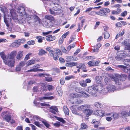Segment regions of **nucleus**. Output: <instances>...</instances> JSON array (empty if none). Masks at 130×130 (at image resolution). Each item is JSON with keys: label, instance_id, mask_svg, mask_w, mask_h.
Here are the masks:
<instances>
[{"label": "nucleus", "instance_id": "nucleus-1", "mask_svg": "<svg viewBox=\"0 0 130 130\" xmlns=\"http://www.w3.org/2000/svg\"><path fill=\"white\" fill-rule=\"evenodd\" d=\"M17 54L16 51L12 52L10 54L9 56V59L8 60V61H4V63L9 66L12 67L14 65L15 59L14 58Z\"/></svg>", "mask_w": 130, "mask_h": 130}, {"label": "nucleus", "instance_id": "nucleus-2", "mask_svg": "<svg viewBox=\"0 0 130 130\" xmlns=\"http://www.w3.org/2000/svg\"><path fill=\"white\" fill-rule=\"evenodd\" d=\"M80 107L83 112L85 114H92L93 112V109L89 105L85 104L80 106Z\"/></svg>", "mask_w": 130, "mask_h": 130}, {"label": "nucleus", "instance_id": "nucleus-3", "mask_svg": "<svg viewBox=\"0 0 130 130\" xmlns=\"http://www.w3.org/2000/svg\"><path fill=\"white\" fill-rule=\"evenodd\" d=\"M98 86L97 85H94L92 86H90L88 88L87 92L95 96H96V93L98 91Z\"/></svg>", "mask_w": 130, "mask_h": 130}, {"label": "nucleus", "instance_id": "nucleus-4", "mask_svg": "<svg viewBox=\"0 0 130 130\" xmlns=\"http://www.w3.org/2000/svg\"><path fill=\"white\" fill-rule=\"evenodd\" d=\"M127 78V76L125 74H117L116 75V77L114 78V80L116 83H118L119 80L122 81H124Z\"/></svg>", "mask_w": 130, "mask_h": 130}, {"label": "nucleus", "instance_id": "nucleus-5", "mask_svg": "<svg viewBox=\"0 0 130 130\" xmlns=\"http://www.w3.org/2000/svg\"><path fill=\"white\" fill-rule=\"evenodd\" d=\"M17 12L19 13V15L20 16H22L24 15V17H26L27 18L28 15L29 14L27 15L26 14V12L25 11V9L24 7L21 6L19 7L18 9Z\"/></svg>", "mask_w": 130, "mask_h": 130}, {"label": "nucleus", "instance_id": "nucleus-6", "mask_svg": "<svg viewBox=\"0 0 130 130\" xmlns=\"http://www.w3.org/2000/svg\"><path fill=\"white\" fill-rule=\"evenodd\" d=\"M27 19L28 20L31 19L32 18L34 19V22H35L37 23V24L39 23L40 19L38 17L36 14H33V15H28Z\"/></svg>", "mask_w": 130, "mask_h": 130}, {"label": "nucleus", "instance_id": "nucleus-7", "mask_svg": "<svg viewBox=\"0 0 130 130\" xmlns=\"http://www.w3.org/2000/svg\"><path fill=\"white\" fill-rule=\"evenodd\" d=\"M62 53L61 50L58 49H56L55 53H53V55H52L53 59L55 60H57L58 58L59 55H61Z\"/></svg>", "mask_w": 130, "mask_h": 130}, {"label": "nucleus", "instance_id": "nucleus-8", "mask_svg": "<svg viewBox=\"0 0 130 130\" xmlns=\"http://www.w3.org/2000/svg\"><path fill=\"white\" fill-rule=\"evenodd\" d=\"M53 9L54 11H56L57 13H60L62 12V10L61 9V7L59 5H54L53 7Z\"/></svg>", "mask_w": 130, "mask_h": 130}, {"label": "nucleus", "instance_id": "nucleus-9", "mask_svg": "<svg viewBox=\"0 0 130 130\" xmlns=\"http://www.w3.org/2000/svg\"><path fill=\"white\" fill-rule=\"evenodd\" d=\"M106 89L109 92L114 91L116 90L115 86L112 85H108L106 87Z\"/></svg>", "mask_w": 130, "mask_h": 130}, {"label": "nucleus", "instance_id": "nucleus-10", "mask_svg": "<svg viewBox=\"0 0 130 130\" xmlns=\"http://www.w3.org/2000/svg\"><path fill=\"white\" fill-rule=\"evenodd\" d=\"M129 39H126L124 40V42L122 43L125 46L126 49L130 50V44L129 43Z\"/></svg>", "mask_w": 130, "mask_h": 130}, {"label": "nucleus", "instance_id": "nucleus-11", "mask_svg": "<svg viewBox=\"0 0 130 130\" xmlns=\"http://www.w3.org/2000/svg\"><path fill=\"white\" fill-rule=\"evenodd\" d=\"M0 55L2 59L3 60L4 62V61H8V60L9 59V55H6L5 53L3 52H2L0 53Z\"/></svg>", "mask_w": 130, "mask_h": 130}, {"label": "nucleus", "instance_id": "nucleus-12", "mask_svg": "<svg viewBox=\"0 0 130 130\" xmlns=\"http://www.w3.org/2000/svg\"><path fill=\"white\" fill-rule=\"evenodd\" d=\"M4 22L6 24L7 27H9V24L11 21V19L10 17L7 18L6 17V15H4Z\"/></svg>", "mask_w": 130, "mask_h": 130}, {"label": "nucleus", "instance_id": "nucleus-13", "mask_svg": "<svg viewBox=\"0 0 130 130\" xmlns=\"http://www.w3.org/2000/svg\"><path fill=\"white\" fill-rule=\"evenodd\" d=\"M49 111L52 113L54 114H56L55 112H56L57 113H58L59 111L58 110L56 106H51L50 108Z\"/></svg>", "mask_w": 130, "mask_h": 130}, {"label": "nucleus", "instance_id": "nucleus-14", "mask_svg": "<svg viewBox=\"0 0 130 130\" xmlns=\"http://www.w3.org/2000/svg\"><path fill=\"white\" fill-rule=\"evenodd\" d=\"M1 116L7 122H9L11 119V116L10 114H2Z\"/></svg>", "mask_w": 130, "mask_h": 130}, {"label": "nucleus", "instance_id": "nucleus-15", "mask_svg": "<svg viewBox=\"0 0 130 130\" xmlns=\"http://www.w3.org/2000/svg\"><path fill=\"white\" fill-rule=\"evenodd\" d=\"M52 115H50V118L52 119H54L55 118L56 119L58 120L61 122L63 123H64L66 122V121L63 119V118L58 117L56 116H54L52 114Z\"/></svg>", "mask_w": 130, "mask_h": 130}, {"label": "nucleus", "instance_id": "nucleus-16", "mask_svg": "<svg viewBox=\"0 0 130 130\" xmlns=\"http://www.w3.org/2000/svg\"><path fill=\"white\" fill-rule=\"evenodd\" d=\"M20 17H19L18 19V20L19 22L21 23H25L26 22V18H25L24 17H24V15L22 16H20Z\"/></svg>", "mask_w": 130, "mask_h": 130}, {"label": "nucleus", "instance_id": "nucleus-17", "mask_svg": "<svg viewBox=\"0 0 130 130\" xmlns=\"http://www.w3.org/2000/svg\"><path fill=\"white\" fill-rule=\"evenodd\" d=\"M101 45V44L98 43L96 45L94 46V48L92 50L93 52H96L98 53V52L99 48H100Z\"/></svg>", "mask_w": 130, "mask_h": 130}, {"label": "nucleus", "instance_id": "nucleus-18", "mask_svg": "<svg viewBox=\"0 0 130 130\" xmlns=\"http://www.w3.org/2000/svg\"><path fill=\"white\" fill-rule=\"evenodd\" d=\"M118 67L120 68L125 73H127L128 71V70L127 69L128 68L126 66L122 65H118Z\"/></svg>", "mask_w": 130, "mask_h": 130}, {"label": "nucleus", "instance_id": "nucleus-19", "mask_svg": "<svg viewBox=\"0 0 130 130\" xmlns=\"http://www.w3.org/2000/svg\"><path fill=\"white\" fill-rule=\"evenodd\" d=\"M40 101H41L44 100H52L54 99V97L53 96H44L43 97H40L38 98Z\"/></svg>", "mask_w": 130, "mask_h": 130}, {"label": "nucleus", "instance_id": "nucleus-20", "mask_svg": "<svg viewBox=\"0 0 130 130\" xmlns=\"http://www.w3.org/2000/svg\"><path fill=\"white\" fill-rule=\"evenodd\" d=\"M21 44V43L19 39L15 42H13L11 44V46L13 47H18Z\"/></svg>", "mask_w": 130, "mask_h": 130}, {"label": "nucleus", "instance_id": "nucleus-21", "mask_svg": "<svg viewBox=\"0 0 130 130\" xmlns=\"http://www.w3.org/2000/svg\"><path fill=\"white\" fill-rule=\"evenodd\" d=\"M76 68L79 69H86V67L85 64L82 63H77V65H76Z\"/></svg>", "mask_w": 130, "mask_h": 130}, {"label": "nucleus", "instance_id": "nucleus-22", "mask_svg": "<svg viewBox=\"0 0 130 130\" xmlns=\"http://www.w3.org/2000/svg\"><path fill=\"white\" fill-rule=\"evenodd\" d=\"M12 10H10V12L11 13L12 18L13 20H15L18 19L16 13L15 12H12Z\"/></svg>", "mask_w": 130, "mask_h": 130}, {"label": "nucleus", "instance_id": "nucleus-23", "mask_svg": "<svg viewBox=\"0 0 130 130\" xmlns=\"http://www.w3.org/2000/svg\"><path fill=\"white\" fill-rule=\"evenodd\" d=\"M85 22L84 20H83L81 21V23H79L78 24V28L77 30V32H78L80 29L81 27H83L84 25V23Z\"/></svg>", "mask_w": 130, "mask_h": 130}, {"label": "nucleus", "instance_id": "nucleus-24", "mask_svg": "<svg viewBox=\"0 0 130 130\" xmlns=\"http://www.w3.org/2000/svg\"><path fill=\"white\" fill-rule=\"evenodd\" d=\"M126 56V55L124 53H121L120 55L117 56L116 57V59L118 61L121 60L122 59L125 57Z\"/></svg>", "mask_w": 130, "mask_h": 130}, {"label": "nucleus", "instance_id": "nucleus-25", "mask_svg": "<svg viewBox=\"0 0 130 130\" xmlns=\"http://www.w3.org/2000/svg\"><path fill=\"white\" fill-rule=\"evenodd\" d=\"M102 77L101 76H97L95 78V80L97 83H100L102 80Z\"/></svg>", "mask_w": 130, "mask_h": 130}, {"label": "nucleus", "instance_id": "nucleus-26", "mask_svg": "<svg viewBox=\"0 0 130 130\" xmlns=\"http://www.w3.org/2000/svg\"><path fill=\"white\" fill-rule=\"evenodd\" d=\"M83 101L79 98H77L75 100L74 102L72 103L73 104H79L82 103Z\"/></svg>", "mask_w": 130, "mask_h": 130}, {"label": "nucleus", "instance_id": "nucleus-27", "mask_svg": "<svg viewBox=\"0 0 130 130\" xmlns=\"http://www.w3.org/2000/svg\"><path fill=\"white\" fill-rule=\"evenodd\" d=\"M124 64L126 66L130 67V59H125L123 61Z\"/></svg>", "mask_w": 130, "mask_h": 130}, {"label": "nucleus", "instance_id": "nucleus-28", "mask_svg": "<svg viewBox=\"0 0 130 130\" xmlns=\"http://www.w3.org/2000/svg\"><path fill=\"white\" fill-rule=\"evenodd\" d=\"M47 37L46 38V40L48 41H51L54 40L55 39V36H52L51 35H49L47 36Z\"/></svg>", "mask_w": 130, "mask_h": 130}, {"label": "nucleus", "instance_id": "nucleus-29", "mask_svg": "<svg viewBox=\"0 0 130 130\" xmlns=\"http://www.w3.org/2000/svg\"><path fill=\"white\" fill-rule=\"evenodd\" d=\"M23 56V52L22 51H19L17 55V58L20 59Z\"/></svg>", "mask_w": 130, "mask_h": 130}, {"label": "nucleus", "instance_id": "nucleus-30", "mask_svg": "<svg viewBox=\"0 0 130 130\" xmlns=\"http://www.w3.org/2000/svg\"><path fill=\"white\" fill-rule=\"evenodd\" d=\"M45 18V19L51 21H54V17L51 15H46Z\"/></svg>", "mask_w": 130, "mask_h": 130}, {"label": "nucleus", "instance_id": "nucleus-31", "mask_svg": "<svg viewBox=\"0 0 130 130\" xmlns=\"http://www.w3.org/2000/svg\"><path fill=\"white\" fill-rule=\"evenodd\" d=\"M47 52L43 49H41L39 50L38 55L40 56H42L43 55L46 54Z\"/></svg>", "mask_w": 130, "mask_h": 130}, {"label": "nucleus", "instance_id": "nucleus-32", "mask_svg": "<svg viewBox=\"0 0 130 130\" xmlns=\"http://www.w3.org/2000/svg\"><path fill=\"white\" fill-rule=\"evenodd\" d=\"M100 10L101 11H103L105 14H106L107 13H109L110 12L109 9L107 8L101 9H100Z\"/></svg>", "mask_w": 130, "mask_h": 130}, {"label": "nucleus", "instance_id": "nucleus-33", "mask_svg": "<svg viewBox=\"0 0 130 130\" xmlns=\"http://www.w3.org/2000/svg\"><path fill=\"white\" fill-rule=\"evenodd\" d=\"M75 90L76 92L78 93H82L83 92L82 91V88L79 87L76 88L75 89Z\"/></svg>", "mask_w": 130, "mask_h": 130}, {"label": "nucleus", "instance_id": "nucleus-34", "mask_svg": "<svg viewBox=\"0 0 130 130\" xmlns=\"http://www.w3.org/2000/svg\"><path fill=\"white\" fill-rule=\"evenodd\" d=\"M79 83L81 86L82 87H85L87 86V84L84 80H82L79 82Z\"/></svg>", "mask_w": 130, "mask_h": 130}, {"label": "nucleus", "instance_id": "nucleus-35", "mask_svg": "<svg viewBox=\"0 0 130 130\" xmlns=\"http://www.w3.org/2000/svg\"><path fill=\"white\" fill-rule=\"evenodd\" d=\"M94 105L98 108H101L102 107V104L98 102H95L94 104Z\"/></svg>", "mask_w": 130, "mask_h": 130}, {"label": "nucleus", "instance_id": "nucleus-36", "mask_svg": "<svg viewBox=\"0 0 130 130\" xmlns=\"http://www.w3.org/2000/svg\"><path fill=\"white\" fill-rule=\"evenodd\" d=\"M96 14L104 17L106 16H107V14H105L103 11H101L100 10V11L97 12Z\"/></svg>", "mask_w": 130, "mask_h": 130}, {"label": "nucleus", "instance_id": "nucleus-37", "mask_svg": "<svg viewBox=\"0 0 130 130\" xmlns=\"http://www.w3.org/2000/svg\"><path fill=\"white\" fill-rule=\"evenodd\" d=\"M35 61L34 60H31L28 61L27 62V65L29 66L31 64H34Z\"/></svg>", "mask_w": 130, "mask_h": 130}, {"label": "nucleus", "instance_id": "nucleus-38", "mask_svg": "<svg viewBox=\"0 0 130 130\" xmlns=\"http://www.w3.org/2000/svg\"><path fill=\"white\" fill-rule=\"evenodd\" d=\"M63 111L65 114H69V110L66 106H64Z\"/></svg>", "mask_w": 130, "mask_h": 130}, {"label": "nucleus", "instance_id": "nucleus-39", "mask_svg": "<svg viewBox=\"0 0 130 130\" xmlns=\"http://www.w3.org/2000/svg\"><path fill=\"white\" fill-rule=\"evenodd\" d=\"M75 78V76L73 75L68 76L66 77L65 79L66 80H69L71 79H74Z\"/></svg>", "mask_w": 130, "mask_h": 130}, {"label": "nucleus", "instance_id": "nucleus-40", "mask_svg": "<svg viewBox=\"0 0 130 130\" xmlns=\"http://www.w3.org/2000/svg\"><path fill=\"white\" fill-rule=\"evenodd\" d=\"M52 48L51 47H47L46 48V50L50 52L51 55H53L54 51L52 49Z\"/></svg>", "mask_w": 130, "mask_h": 130}, {"label": "nucleus", "instance_id": "nucleus-41", "mask_svg": "<svg viewBox=\"0 0 130 130\" xmlns=\"http://www.w3.org/2000/svg\"><path fill=\"white\" fill-rule=\"evenodd\" d=\"M69 67H72L74 66H76L77 65V62H72L68 63Z\"/></svg>", "mask_w": 130, "mask_h": 130}, {"label": "nucleus", "instance_id": "nucleus-42", "mask_svg": "<svg viewBox=\"0 0 130 130\" xmlns=\"http://www.w3.org/2000/svg\"><path fill=\"white\" fill-rule=\"evenodd\" d=\"M95 61L94 60H92L89 61L88 62V65L90 66H94Z\"/></svg>", "mask_w": 130, "mask_h": 130}, {"label": "nucleus", "instance_id": "nucleus-43", "mask_svg": "<svg viewBox=\"0 0 130 130\" xmlns=\"http://www.w3.org/2000/svg\"><path fill=\"white\" fill-rule=\"evenodd\" d=\"M110 37V35L107 31L105 32L104 33V37L106 39H108Z\"/></svg>", "mask_w": 130, "mask_h": 130}, {"label": "nucleus", "instance_id": "nucleus-44", "mask_svg": "<svg viewBox=\"0 0 130 130\" xmlns=\"http://www.w3.org/2000/svg\"><path fill=\"white\" fill-rule=\"evenodd\" d=\"M81 127L83 129H86L88 127V126L84 123H82L81 124Z\"/></svg>", "mask_w": 130, "mask_h": 130}, {"label": "nucleus", "instance_id": "nucleus-45", "mask_svg": "<svg viewBox=\"0 0 130 130\" xmlns=\"http://www.w3.org/2000/svg\"><path fill=\"white\" fill-rule=\"evenodd\" d=\"M47 85H45L43 86L42 87V89L43 91H47Z\"/></svg>", "mask_w": 130, "mask_h": 130}, {"label": "nucleus", "instance_id": "nucleus-46", "mask_svg": "<svg viewBox=\"0 0 130 130\" xmlns=\"http://www.w3.org/2000/svg\"><path fill=\"white\" fill-rule=\"evenodd\" d=\"M61 50L63 52L66 54L68 53V51L67 50H66L65 47H61Z\"/></svg>", "mask_w": 130, "mask_h": 130}, {"label": "nucleus", "instance_id": "nucleus-47", "mask_svg": "<svg viewBox=\"0 0 130 130\" xmlns=\"http://www.w3.org/2000/svg\"><path fill=\"white\" fill-rule=\"evenodd\" d=\"M47 89L49 91L53 90L54 88V87L52 85H47Z\"/></svg>", "mask_w": 130, "mask_h": 130}, {"label": "nucleus", "instance_id": "nucleus-48", "mask_svg": "<svg viewBox=\"0 0 130 130\" xmlns=\"http://www.w3.org/2000/svg\"><path fill=\"white\" fill-rule=\"evenodd\" d=\"M105 83L106 84L109 83L111 81V80L108 77H106L104 79Z\"/></svg>", "mask_w": 130, "mask_h": 130}, {"label": "nucleus", "instance_id": "nucleus-49", "mask_svg": "<svg viewBox=\"0 0 130 130\" xmlns=\"http://www.w3.org/2000/svg\"><path fill=\"white\" fill-rule=\"evenodd\" d=\"M86 59H95V57L94 56H87L84 58Z\"/></svg>", "mask_w": 130, "mask_h": 130}, {"label": "nucleus", "instance_id": "nucleus-50", "mask_svg": "<svg viewBox=\"0 0 130 130\" xmlns=\"http://www.w3.org/2000/svg\"><path fill=\"white\" fill-rule=\"evenodd\" d=\"M42 122L47 127H49L50 126V125L45 120H43L42 121Z\"/></svg>", "mask_w": 130, "mask_h": 130}, {"label": "nucleus", "instance_id": "nucleus-51", "mask_svg": "<svg viewBox=\"0 0 130 130\" xmlns=\"http://www.w3.org/2000/svg\"><path fill=\"white\" fill-rule=\"evenodd\" d=\"M27 43L30 45H33L35 44V42L34 40H30L28 41Z\"/></svg>", "mask_w": 130, "mask_h": 130}, {"label": "nucleus", "instance_id": "nucleus-52", "mask_svg": "<svg viewBox=\"0 0 130 130\" xmlns=\"http://www.w3.org/2000/svg\"><path fill=\"white\" fill-rule=\"evenodd\" d=\"M74 106H72L70 107V109L73 114H76V110L74 108Z\"/></svg>", "mask_w": 130, "mask_h": 130}, {"label": "nucleus", "instance_id": "nucleus-53", "mask_svg": "<svg viewBox=\"0 0 130 130\" xmlns=\"http://www.w3.org/2000/svg\"><path fill=\"white\" fill-rule=\"evenodd\" d=\"M36 38L38 39V41L39 42H42V39L41 37L40 36H37Z\"/></svg>", "mask_w": 130, "mask_h": 130}, {"label": "nucleus", "instance_id": "nucleus-54", "mask_svg": "<svg viewBox=\"0 0 130 130\" xmlns=\"http://www.w3.org/2000/svg\"><path fill=\"white\" fill-rule=\"evenodd\" d=\"M82 94L83 95V96L87 98L90 96L89 95L85 92H83Z\"/></svg>", "mask_w": 130, "mask_h": 130}, {"label": "nucleus", "instance_id": "nucleus-55", "mask_svg": "<svg viewBox=\"0 0 130 130\" xmlns=\"http://www.w3.org/2000/svg\"><path fill=\"white\" fill-rule=\"evenodd\" d=\"M40 105L42 106L49 107L50 105L48 104H46L45 103H41L40 104Z\"/></svg>", "mask_w": 130, "mask_h": 130}, {"label": "nucleus", "instance_id": "nucleus-56", "mask_svg": "<svg viewBox=\"0 0 130 130\" xmlns=\"http://www.w3.org/2000/svg\"><path fill=\"white\" fill-rule=\"evenodd\" d=\"M69 33V31L66 32V33L64 34L62 36V39L65 38L67 36Z\"/></svg>", "mask_w": 130, "mask_h": 130}, {"label": "nucleus", "instance_id": "nucleus-57", "mask_svg": "<svg viewBox=\"0 0 130 130\" xmlns=\"http://www.w3.org/2000/svg\"><path fill=\"white\" fill-rule=\"evenodd\" d=\"M45 80L47 82H50L52 81V78L51 77H46Z\"/></svg>", "mask_w": 130, "mask_h": 130}, {"label": "nucleus", "instance_id": "nucleus-58", "mask_svg": "<svg viewBox=\"0 0 130 130\" xmlns=\"http://www.w3.org/2000/svg\"><path fill=\"white\" fill-rule=\"evenodd\" d=\"M75 39V36H71L70 38V41L69 42V43L70 44Z\"/></svg>", "mask_w": 130, "mask_h": 130}, {"label": "nucleus", "instance_id": "nucleus-59", "mask_svg": "<svg viewBox=\"0 0 130 130\" xmlns=\"http://www.w3.org/2000/svg\"><path fill=\"white\" fill-rule=\"evenodd\" d=\"M60 123L59 122H58L56 123H54L53 125L56 127H59L60 125Z\"/></svg>", "mask_w": 130, "mask_h": 130}, {"label": "nucleus", "instance_id": "nucleus-60", "mask_svg": "<svg viewBox=\"0 0 130 130\" xmlns=\"http://www.w3.org/2000/svg\"><path fill=\"white\" fill-rule=\"evenodd\" d=\"M100 22H97L95 23V25L94 27V29H95L97 27L100 25Z\"/></svg>", "mask_w": 130, "mask_h": 130}, {"label": "nucleus", "instance_id": "nucleus-61", "mask_svg": "<svg viewBox=\"0 0 130 130\" xmlns=\"http://www.w3.org/2000/svg\"><path fill=\"white\" fill-rule=\"evenodd\" d=\"M127 14V11H124L122 12L121 14V16L123 17H124Z\"/></svg>", "mask_w": 130, "mask_h": 130}, {"label": "nucleus", "instance_id": "nucleus-62", "mask_svg": "<svg viewBox=\"0 0 130 130\" xmlns=\"http://www.w3.org/2000/svg\"><path fill=\"white\" fill-rule=\"evenodd\" d=\"M33 118L35 121L36 120H40V117L38 116H34Z\"/></svg>", "mask_w": 130, "mask_h": 130}, {"label": "nucleus", "instance_id": "nucleus-63", "mask_svg": "<svg viewBox=\"0 0 130 130\" xmlns=\"http://www.w3.org/2000/svg\"><path fill=\"white\" fill-rule=\"evenodd\" d=\"M19 41L21 43H21H24L25 41H26V40L24 38L20 39H19Z\"/></svg>", "mask_w": 130, "mask_h": 130}, {"label": "nucleus", "instance_id": "nucleus-64", "mask_svg": "<svg viewBox=\"0 0 130 130\" xmlns=\"http://www.w3.org/2000/svg\"><path fill=\"white\" fill-rule=\"evenodd\" d=\"M118 114H113L112 117L115 119H117L119 117Z\"/></svg>", "mask_w": 130, "mask_h": 130}]
</instances>
